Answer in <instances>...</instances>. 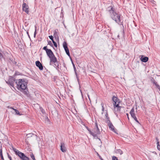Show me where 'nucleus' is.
<instances>
[{"label":"nucleus","mask_w":160,"mask_h":160,"mask_svg":"<svg viewBox=\"0 0 160 160\" xmlns=\"http://www.w3.org/2000/svg\"><path fill=\"white\" fill-rule=\"evenodd\" d=\"M112 100L113 102L114 108L120 107L119 105V104L120 102V100L117 97H115V96H113L112 98Z\"/></svg>","instance_id":"obj_6"},{"label":"nucleus","mask_w":160,"mask_h":160,"mask_svg":"<svg viewBox=\"0 0 160 160\" xmlns=\"http://www.w3.org/2000/svg\"><path fill=\"white\" fill-rule=\"evenodd\" d=\"M153 83L156 86V87L158 86V85H159L158 84H157V82L156 81H154Z\"/></svg>","instance_id":"obj_34"},{"label":"nucleus","mask_w":160,"mask_h":160,"mask_svg":"<svg viewBox=\"0 0 160 160\" xmlns=\"http://www.w3.org/2000/svg\"><path fill=\"white\" fill-rule=\"evenodd\" d=\"M34 134L32 133H30L27 134V136L28 138H30L32 136V135H33Z\"/></svg>","instance_id":"obj_21"},{"label":"nucleus","mask_w":160,"mask_h":160,"mask_svg":"<svg viewBox=\"0 0 160 160\" xmlns=\"http://www.w3.org/2000/svg\"><path fill=\"white\" fill-rule=\"evenodd\" d=\"M8 158L10 160H12V159L11 157L9 155V154H8Z\"/></svg>","instance_id":"obj_39"},{"label":"nucleus","mask_w":160,"mask_h":160,"mask_svg":"<svg viewBox=\"0 0 160 160\" xmlns=\"http://www.w3.org/2000/svg\"><path fill=\"white\" fill-rule=\"evenodd\" d=\"M11 108L15 111V113L16 114L19 115H21V114H20V113L18 110H17L16 109H14L13 108Z\"/></svg>","instance_id":"obj_18"},{"label":"nucleus","mask_w":160,"mask_h":160,"mask_svg":"<svg viewBox=\"0 0 160 160\" xmlns=\"http://www.w3.org/2000/svg\"><path fill=\"white\" fill-rule=\"evenodd\" d=\"M60 150L63 152H65L66 151V148L65 144L63 142H61Z\"/></svg>","instance_id":"obj_9"},{"label":"nucleus","mask_w":160,"mask_h":160,"mask_svg":"<svg viewBox=\"0 0 160 160\" xmlns=\"http://www.w3.org/2000/svg\"><path fill=\"white\" fill-rule=\"evenodd\" d=\"M101 105L102 106V111H104V108L103 107V104L102 103L101 104Z\"/></svg>","instance_id":"obj_40"},{"label":"nucleus","mask_w":160,"mask_h":160,"mask_svg":"<svg viewBox=\"0 0 160 160\" xmlns=\"http://www.w3.org/2000/svg\"><path fill=\"white\" fill-rule=\"evenodd\" d=\"M130 114L131 115V117L133 118L136 117L135 114L134 112V108H132L130 112Z\"/></svg>","instance_id":"obj_13"},{"label":"nucleus","mask_w":160,"mask_h":160,"mask_svg":"<svg viewBox=\"0 0 160 160\" xmlns=\"http://www.w3.org/2000/svg\"><path fill=\"white\" fill-rule=\"evenodd\" d=\"M120 108H118V110H120V108H121V107H120Z\"/></svg>","instance_id":"obj_43"},{"label":"nucleus","mask_w":160,"mask_h":160,"mask_svg":"<svg viewBox=\"0 0 160 160\" xmlns=\"http://www.w3.org/2000/svg\"><path fill=\"white\" fill-rule=\"evenodd\" d=\"M54 65L55 66H56L57 65H58V66H59L58 62L57 60V62H55V63H54Z\"/></svg>","instance_id":"obj_36"},{"label":"nucleus","mask_w":160,"mask_h":160,"mask_svg":"<svg viewBox=\"0 0 160 160\" xmlns=\"http://www.w3.org/2000/svg\"><path fill=\"white\" fill-rule=\"evenodd\" d=\"M65 52L67 54L69 57H70V55L69 52V49L67 50H65Z\"/></svg>","instance_id":"obj_20"},{"label":"nucleus","mask_w":160,"mask_h":160,"mask_svg":"<svg viewBox=\"0 0 160 160\" xmlns=\"http://www.w3.org/2000/svg\"><path fill=\"white\" fill-rule=\"evenodd\" d=\"M95 125L94 128L90 134L92 135L95 138L98 139L101 142V139L98 137V135L100 134V132L98 127V124L97 121L95 122Z\"/></svg>","instance_id":"obj_3"},{"label":"nucleus","mask_w":160,"mask_h":160,"mask_svg":"<svg viewBox=\"0 0 160 160\" xmlns=\"http://www.w3.org/2000/svg\"><path fill=\"white\" fill-rule=\"evenodd\" d=\"M63 47L65 50H67L69 49L68 47V44L66 42H64L63 43Z\"/></svg>","instance_id":"obj_15"},{"label":"nucleus","mask_w":160,"mask_h":160,"mask_svg":"<svg viewBox=\"0 0 160 160\" xmlns=\"http://www.w3.org/2000/svg\"><path fill=\"white\" fill-rule=\"evenodd\" d=\"M56 67V69L57 70H58L59 68V66H58V65H57Z\"/></svg>","instance_id":"obj_41"},{"label":"nucleus","mask_w":160,"mask_h":160,"mask_svg":"<svg viewBox=\"0 0 160 160\" xmlns=\"http://www.w3.org/2000/svg\"><path fill=\"white\" fill-rule=\"evenodd\" d=\"M43 49L45 50L46 51V52L49 50V49H48L47 48V46H44L43 48Z\"/></svg>","instance_id":"obj_25"},{"label":"nucleus","mask_w":160,"mask_h":160,"mask_svg":"<svg viewBox=\"0 0 160 160\" xmlns=\"http://www.w3.org/2000/svg\"><path fill=\"white\" fill-rule=\"evenodd\" d=\"M52 42L53 43V45H54V46L55 47H57V44L56 42H55V41L54 40H52Z\"/></svg>","instance_id":"obj_26"},{"label":"nucleus","mask_w":160,"mask_h":160,"mask_svg":"<svg viewBox=\"0 0 160 160\" xmlns=\"http://www.w3.org/2000/svg\"><path fill=\"white\" fill-rule=\"evenodd\" d=\"M51 2L52 3V4H53V2L52 1H51Z\"/></svg>","instance_id":"obj_47"},{"label":"nucleus","mask_w":160,"mask_h":160,"mask_svg":"<svg viewBox=\"0 0 160 160\" xmlns=\"http://www.w3.org/2000/svg\"><path fill=\"white\" fill-rule=\"evenodd\" d=\"M49 58L50 60V62L53 63H55L57 62V58L54 54L53 56L50 57Z\"/></svg>","instance_id":"obj_11"},{"label":"nucleus","mask_w":160,"mask_h":160,"mask_svg":"<svg viewBox=\"0 0 160 160\" xmlns=\"http://www.w3.org/2000/svg\"><path fill=\"white\" fill-rule=\"evenodd\" d=\"M49 58L50 57L53 56L54 55V53L50 49L49 50L46 52Z\"/></svg>","instance_id":"obj_12"},{"label":"nucleus","mask_w":160,"mask_h":160,"mask_svg":"<svg viewBox=\"0 0 160 160\" xmlns=\"http://www.w3.org/2000/svg\"><path fill=\"white\" fill-rule=\"evenodd\" d=\"M12 150L15 154L18 155L22 160H29V158L26 156L24 153L19 151L15 148L12 147Z\"/></svg>","instance_id":"obj_4"},{"label":"nucleus","mask_w":160,"mask_h":160,"mask_svg":"<svg viewBox=\"0 0 160 160\" xmlns=\"http://www.w3.org/2000/svg\"><path fill=\"white\" fill-rule=\"evenodd\" d=\"M0 156L2 160H4L2 155V146H0Z\"/></svg>","instance_id":"obj_16"},{"label":"nucleus","mask_w":160,"mask_h":160,"mask_svg":"<svg viewBox=\"0 0 160 160\" xmlns=\"http://www.w3.org/2000/svg\"><path fill=\"white\" fill-rule=\"evenodd\" d=\"M105 117H106V118L107 119H109V117H108V114L106 112V114H105Z\"/></svg>","instance_id":"obj_32"},{"label":"nucleus","mask_w":160,"mask_h":160,"mask_svg":"<svg viewBox=\"0 0 160 160\" xmlns=\"http://www.w3.org/2000/svg\"><path fill=\"white\" fill-rule=\"evenodd\" d=\"M98 155L99 157V158L101 160H104L98 154Z\"/></svg>","instance_id":"obj_37"},{"label":"nucleus","mask_w":160,"mask_h":160,"mask_svg":"<svg viewBox=\"0 0 160 160\" xmlns=\"http://www.w3.org/2000/svg\"><path fill=\"white\" fill-rule=\"evenodd\" d=\"M134 120L137 122H138V123L140 124V123L139 122V121L137 119V118H136V117H134V118H133Z\"/></svg>","instance_id":"obj_27"},{"label":"nucleus","mask_w":160,"mask_h":160,"mask_svg":"<svg viewBox=\"0 0 160 160\" xmlns=\"http://www.w3.org/2000/svg\"><path fill=\"white\" fill-rule=\"evenodd\" d=\"M156 140L157 141V144H158L159 143V140H158V138L156 137Z\"/></svg>","instance_id":"obj_35"},{"label":"nucleus","mask_w":160,"mask_h":160,"mask_svg":"<svg viewBox=\"0 0 160 160\" xmlns=\"http://www.w3.org/2000/svg\"><path fill=\"white\" fill-rule=\"evenodd\" d=\"M35 64L36 66L40 70H43V66L39 61H36L35 62Z\"/></svg>","instance_id":"obj_8"},{"label":"nucleus","mask_w":160,"mask_h":160,"mask_svg":"<svg viewBox=\"0 0 160 160\" xmlns=\"http://www.w3.org/2000/svg\"><path fill=\"white\" fill-rule=\"evenodd\" d=\"M86 128L87 130L88 131L89 133L90 134L91 132V130L88 127H86Z\"/></svg>","instance_id":"obj_28"},{"label":"nucleus","mask_w":160,"mask_h":160,"mask_svg":"<svg viewBox=\"0 0 160 160\" xmlns=\"http://www.w3.org/2000/svg\"><path fill=\"white\" fill-rule=\"evenodd\" d=\"M112 160H118V158L115 156H113L112 157Z\"/></svg>","instance_id":"obj_31"},{"label":"nucleus","mask_w":160,"mask_h":160,"mask_svg":"<svg viewBox=\"0 0 160 160\" xmlns=\"http://www.w3.org/2000/svg\"><path fill=\"white\" fill-rule=\"evenodd\" d=\"M2 51L0 48V60H2V59L3 58V55L2 53Z\"/></svg>","instance_id":"obj_19"},{"label":"nucleus","mask_w":160,"mask_h":160,"mask_svg":"<svg viewBox=\"0 0 160 160\" xmlns=\"http://www.w3.org/2000/svg\"><path fill=\"white\" fill-rule=\"evenodd\" d=\"M10 59V60L11 61H12V62H12V60H12V58H10V59Z\"/></svg>","instance_id":"obj_44"},{"label":"nucleus","mask_w":160,"mask_h":160,"mask_svg":"<svg viewBox=\"0 0 160 160\" xmlns=\"http://www.w3.org/2000/svg\"><path fill=\"white\" fill-rule=\"evenodd\" d=\"M106 122L108 123V125L109 123H111V122H110V120H109V119H107L106 121Z\"/></svg>","instance_id":"obj_30"},{"label":"nucleus","mask_w":160,"mask_h":160,"mask_svg":"<svg viewBox=\"0 0 160 160\" xmlns=\"http://www.w3.org/2000/svg\"><path fill=\"white\" fill-rule=\"evenodd\" d=\"M157 149L159 151H160V146L159 145V144H157Z\"/></svg>","instance_id":"obj_33"},{"label":"nucleus","mask_w":160,"mask_h":160,"mask_svg":"<svg viewBox=\"0 0 160 160\" xmlns=\"http://www.w3.org/2000/svg\"><path fill=\"white\" fill-rule=\"evenodd\" d=\"M22 10L24 11L27 14H29V7L28 5L26 3H23L22 5Z\"/></svg>","instance_id":"obj_7"},{"label":"nucleus","mask_w":160,"mask_h":160,"mask_svg":"<svg viewBox=\"0 0 160 160\" xmlns=\"http://www.w3.org/2000/svg\"><path fill=\"white\" fill-rule=\"evenodd\" d=\"M140 57V59L143 62H146L148 60V58L147 57L145 56L144 55H141Z\"/></svg>","instance_id":"obj_10"},{"label":"nucleus","mask_w":160,"mask_h":160,"mask_svg":"<svg viewBox=\"0 0 160 160\" xmlns=\"http://www.w3.org/2000/svg\"><path fill=\"white\" fill-rule=\"evenodd\" d=\"M16 75V73H15L13 76H10L9 79L8 81L6 82L10 86L14 88V82H15L16 83V81H17L18 79H15L14 78Z\"/></svg>","instance_id":"obj_5"},{"label":"nucleus","mask_w":160,"mask_h":160,"mask_svg":"<svg viewBox=\"0 0 160 160\" xmlns=\"http://www.w3.org/2000/svg\"><path fill=\"white\" fill-rule=\"evenodd\" d=\"M72 64L73 65V68H74V71L76 73V71H77V70H76V68L75 65L74 64L73 62H72Z\"/></svg>","instance_id":"obj_23"},{"label":"nucleus","mask_w":160,"mask_h":160,"mask_svg":"<svg viewBox=\"0 0 160 160\" xmlns=\"http://www.w3.org/2000/svg\"><path fill=\"white\" fill-rule=\"evenodd\" d=\"M108 126L109 128H110L112 131L114 132H115V128L112 122L109 123L108 125Z\"/></svg>","instance_id":"obj_14"},{"label":"nucleus","mask_w":160,"mask_h":160,"mask_svg":"<svg viewBox=\"0 0 160 160\" xmlns=\"http://www.w3.org/2000/svg\"><path fill=\"white\" fill-rule=\"evenodd\" d=\"M48 44L49 45L53 47V44L51 41H49L48 42Z\"/></svg>","instance_id":"obj_24"},{"label":"nucleus","mask_w":160,"mask_h":160,"mask_svg":"<svg viewBox=\"0 0 160 160\" xmlns=\"http://www.w3.org/2000/svg\"><path fill=\"white\" fill-rule=\"evenodd\" d=\"M63 66L64 67L66 68L65 64L64 63H63Z\"/></svg>","instance_id":"obj_45"},{"label":"nucleus","mask_w":160,"mask_h":160,"mask_svg":"<svg viewBox=\"0 0 160 160\" xmlns=\"http://www.w3.org/2000/svg\"><path fill=\"white\" fill-rule=\"evenodd\" d=\"M107 11L111 18L119 25H122L123 20L122 16L119 13L117 12L115 8L112 6L108 7Z\"/></svg>","instance_id":"obj_1"},{"label":"nucleus","mask_w":160,"mask_h":160,"mask_svg":"<svg viewBox=\"0 0 160 160\" xmlns=\"http://www.w3.org/2000/svg\"><path fill=\"white\" fill-rule=\"evenodd\" d=\"M126 115L127 116L128 118V120H129V114L128 113H126Z\"/></svg>","instance_id":"obj_42"},{"label":"nucleus","mask_w":160,"mask_h":160,"mask_svg":"<svg viewBox=\"0 0 160 160\" xmlns=\"http://www.w3.org/2000/svg\"><path fill=\"white\" fill-rule=\"evenodd\" d=\"M115 152L117 154H119L120 155L122 154L123 153V151L120 149L116 150Z\"/></svg>","instance_id":"obj_17"},{"label":"nucleus","mask_w":160,"mask_h":160,"mask_svg":"<svg viewBox=\"0 0 160 160\" xmlns=\"http://www.w3.org/2000/svg\"><path fill=\"white\" fill-rule=\"evenodd\" d=\"M30 157L33 160H36L35 157L34 156V155L33 153H32L30 155Z\"/></svg>","instance_id":"obj_22"},{"label":"nucleus","mask_w":160,"mask_h":160,"mask_svg":"<svg viewBox=\"0 0 160 160\" xmlns=\"http://www.w3.org/2000/svg\"><path fill=\"white\" fill-rule=\"evenodd\" d=\"M36 33H37L36 30L35 29V32H34V38H35V37H36Z\"/></svg>","instance_id":"obj_38"},{"label":"nucleus","mask_w":160,"mask_h":160,"mask_svg":"<svg viewBox=\"0 0 160 160\" xmlns=\"http://www.w3.org/2000/svg\"><path fill=\"white\" fill-rule=\"evenodd\" d=\"M28 81L25 79H19L16 81L17 89L25 95H27L29 92L27 88Z\"/></svg>","instance_id":"obj_2"},{"label":"nucleus","mask_w":160,"mask_h":160,"mask_svg":"<svg viewBox=\"0 0 160 160\" xmlns=\"http://www.w3.org/2000/svg\"><path fill=\"white\" fill-rule=\"evenodd\" d=\"M27 33H28V36L29 37V38L30 39V36H29V34H28V32H27Z\"/></svg>","instance_id":"obj_46"},{"label":"nucleus","mask_w":160,"mask_h":160,"mask_svg":"<svg viewBox=\"0 0 160 160\" xmlns=\"http://www.w3.org/2000/svg\"><path fill=\"white\" fill-rule=\"evenodd\" d=\"M49 37L52 41V40H53V37L52 35L49 36Z\"/></svg>","instance_id":"obj_29"}]
</instances>
